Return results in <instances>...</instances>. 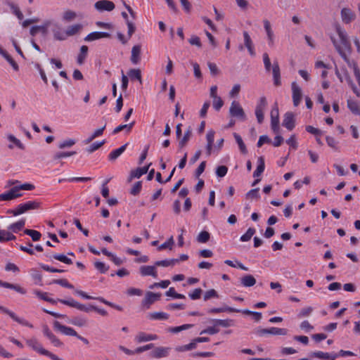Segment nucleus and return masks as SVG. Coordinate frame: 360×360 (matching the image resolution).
<instances>
[{"label": "nucleus", "mask_w": 360, "mask_h": 360, "mask_svg": "<svg viewBox=\"0 0 360 360\" xmlns=\"http://www.w3.org/2000/svg\"><path fill=\"white\" fill-rule=\"evenodd\" d=\"M193 327V325L192 324H184L182 326H176V327H173V328H170L169 329V330L173 333H179L184 330H187V329H189V328H191Z\"/></svg>", "instance_id": "603ef678"}, {"label": "nucleus", "mask_w": 360, "mask_h": 360, "mask_svg": "<svg viewBox=\"0 0 360 360\" xmlns=\"http://www.w3.org/2000/svg\"><path fill=\"white\" fill-rule=\"evenodd\" d=\"M240 311V309H235L231 307L224 306L223 307L219 308H212L208 310V313L210 314H217V313H221V312H239Z\"/></svg>", "instance_id": "4be33fe9"}, {"label": "nucleus", "mask_w": 360, "mask_h": 360, "mask_svg": "<svg viewBox=\"0 0 360 360\" xmlns=\"http://www.w3.org/2000/svg\"><path fill=\"white\" fill-rule=\"evenodd\" d=\"M292 101L293 105L295 106H298L300 103L302 94L301 89L297 86L295 82L292 83Z\"/></svg>", "instance_id": "ddd939ff"}, {"label": "nucleus", "mask_w": 360, "mask_h": 360, "mask_svg": "<svg viewBox=\"0 0 360 360\" xmlns=\"http://www.w3.org/2000/svg\"><path fill=\"white\" fill-rule=\"evenodd\" d=\"M141 188L142 182L141 181H139L134 184V185L133 186L130 191V193L133 195H136L140 193Z\"/></svg>", "instance_id": "bf43d9fd"}, {"label": "nucleus", "mask_w": 360, "mask_h": 360, "mask_svg": "<svg viewBox=\"0 0 360 360\" xmlns=\"http://www.w3.org/2000/svg\"><path fill=\"white\" fill-rule=\"evenodd\" d=\"M255 233V229L254 228H249L246 233L240 237V240L243 242L248 241L251 239L252 236Z\"/></svg>", "instance_id": "09e8293b"}, {"label": "nucleus", "mask_w": 360, "mask_h": 360, "mask_svg": "<svg viewBox=\"0 0 360 360\" xmlns=\"http://www.w3.org/2000/svg\"><path fill=\"white\" fill-rule=\"evenodd\" d=\"M240 283L244 287H252L255 285L256 279L252 275L248 274L240 278Z\"/></svg>", "instance_id": "b1692460"}, {"label": "nucleus", "mask_w": 360, "mask_h": 360, "mask_svg": "<svg viewBox=\"0 0 360 360\" xmlns=\"http://www.w3.org/2000/svg\"><path fill=\"white\" fill-rule=\"evenodd\" d=\"M219 295L217 292L214 289H210L205 292L203 299L207 301L211 298H218Z\"/></svg>", "instance_id": "5fc2aeb1"}, {"label": "nucleus", "mask_w": 360, "mask_h": 360, "mask_svg": "<svg viewBox=\"0 0 360 360\" xmlns=\"http://www.w3.org/2000/svg\"><path fill=\"white\" fill-rule=\"evenodd\" d=\"M272 72H273L274 84L276 86H280L281 84V73H280V68H279L278 63L277 62L274 63V65L272 67Z\"/></svg>", "instance_id": "5701e85b"}, {"label": "nucleus", "mask_w": 360, "mask_h": 360, "mask_svg": "<svg viewBox=\"0 0 360 360\" xmlns=\"http://www.w3.org/2000/svg\"><path fill=\"white\" fill-rule=\"evenodd\" d=\"M46 256L49 258H53L56 260H58L61 262H63L67 264H72V261L71 259L68 258L67 256L63 254H54L53 255H51L49 254H46Z\"/></svg>", "instance_id": "c85d7f7f"}, {"label": "nucleus", "mask_w": 360, "mask_h": 360, "mask_svg": "<svg viewBox=\"0 0 360 360\" xmlns=\"http://www.w3.org/2000/svg\"><path fill=\"white\" fill-rule=\"evenodd\" d=\"M88 46L83 45L80 47L79 53L77 56V62L79 65H82L84 63L88 54Z\"/></svg>", "instance_id": "cd10ccee"}, {"label": "nucleus", "mask_w": 360, "mask_h": 360, "mask_svg": "<svg viewBox=\"0 0 360 360\" xmlns=\"http://www.w3.org/2000/svg\"><path fill=\"white\" fill-rule=\"evenodd\" d=\"M174 238L173 236H171L166 242L163 243L158 247L159 250H162L166 248H169V250H172V245H174Z\"/></svg>", "instance_id": "6e6d98bb"}, {"label": "nucleus", "mask_w": 360, "mask_h": 360, "mask_svg": "<svg viewBox=\"0 0 360 360\" xmlns=\"http://www.w3.org/2000/svg\"><path fill=\"white\" fill-rule=\"evenodd\" d=\"M171 350L170 347H158L150 352L149 356L152 359H160L167 357Z\"/></svg>", "instance_id": "6e6552de"}, {"label": "nucleus", "mask_w": 360, "mask_h": 360, "mask_svg": "<svg viewBox=\"0 0 360 360\" xmlns=\"http://www.w3.org/2000/svg\"><path fill=\"white\" fill-rule=\"evenodd\" d=\"M128 75L131 79H137L140 83L142 82L141 72L139 69H130Z\"/></svg>", "instance_id": "e433bc0d"}, {"label": "nucleus", "mask_w": 360, "mask_h": 360, "mask_svg": "<svg viewBox=\"0 0 360 360\" xmlns=\"http://www.w3.org/2000/svg\"><path fill=\"white\" fill-rule=\"evenodd\" d=\"M82 29L81 24H75L73 25L68 26L65 30V35L68 37L73 36Z\"/></svg>", "instance_id": "c756f323"}, {"label": "nucleus", "mask_w": 360, "mask_h": 360, "mask_svg": "<svg viewBox=\"0 0 360 360\" xmlns=\"http://www.w3.org/2000/svg\"><path fill=\"white\" fill-rule=\"evenodd\" d=\"M105 127H106V123H105L103 127L96 129L88 139H86L84 141V143L85 144H88V143H91L96 137L101 136L103 134V131L105 130Z\"/></svg>", "instance_id": "bb28decb"}, {"label": "nucleus", "mask_w": 360, "mask_h": 360, "mask_svg": "<svg viewBox=\"0 0 360 360\" xmlns=\"http://www.w3.org/2000/svg\"><path fill=\"white\" fill-rule=\"evenodd\" d=\"M243 37L244 45L248 49L250 55L253 57L255 56L256 53L254 49V44L248 32H243Z\"/></svg>", "instance_id": "2eb2a0df"}, {"label": "nucleus", "mask_w": 360, "mask_h": 360, "mask_svg": "<svg viewBox=\"0 0 360 360\" xmlns=\"http://www.w3.org/2000/svg\"><path fill=\"white\" fill-rule=\"evenodd\" d=\"M26 344L28 347H31L33 350L39 352L42 355L47 356L49 351L44 349L41 345L38 342L35 338H32L26 340Z\"/></svg>", "instance_id": "423d86ee"}, {"label": "nucleus", "mask_w": 360, "mask_h": 360, "mask_svg": "<svg viewBox=\"0 0 360 360\" xmlns=\"http://www.w3.org/2000/svg\"><path fill=\"white\" fill-rule=\"evenodd\" d=\"M161 297L160 293H155L153 292H147L146 293L145 297L142 300V304L143 306H146L147 308L154 303L155 301L160 300Z\"/></svg>", "instance_id": "9d476101"}, {"label": "nucleus", "mask_w": 360, "mask_h": 360, "mask_svg": "<svg viewBox=\"0 0 360 360\" xmlns=\"http://www.w3.org/2000/svg\"><path fill=\"white\" fill-rule=\"evenodd\" d=\"M150 318L151 319L156 320H167L169 318V314L165 312H153L150 314Z\"/></svg>", "instance_id": "37998d69"}, {"label": "nucleus", "mask_w": 360, "mask_h": 360, "mask_svg": "<svg viewBox=\"0 0 360 360\" xmlns=\"http://www.w3.org/2000/svg\"><path fill=\"white\" fill-rule=\"evenodd\" d=\"M210 238V234L207 231H201L197 236V241L200 243H207Z\"/></svg>", "instance_id": "79ce46f5"}, {"label": "nucleus", "mask_w": 360, "mask_h": 360, "mask_svg": "<svg viewBox=\"0 0 360 360\" xmlns=\"http://www.w3.org/2000/svg\"><path fill=\"white\" fill-rule=\"evenodd\" d=\"M219 332V329L217 328V326H215L214 325V326H212V327H208L207 328H205V330H202L200 332V335H202V334H209V335H214V334H217Z\"/></svg>", "instance_id": "0e129e2a"}, {"label": "nucleus", "mask_w": 360, "mask_h": 360, "mask_svg": "<svg viewBox=\"0 0 360 360\" xmlns=\"http://www.w3.org/2000/svg\"><path fill=\"white\" fill-rule=\"evenodd\" d=\"M53 283L58 284L63 287L69 288V289H73L74 286L71 283H70L66 279L61 278V279H56L52 281Z\"/></svg>", "instance_id": "3c124183"}, {"label": "nucleus", "mask_w": 360, "mask_h": 360, "mask_svg": "<svg viewBox=\"0 0 360 360\" xmlns=\"http://www.w3.org/2000/svg\"><path fill=\"white\" fill-rule=\"evenodd\" d=\"M75 154H76L75 151L58 152V153H56L54 155L53 158H54V160H58V159H61V158H63L70 157V156L74 155Z\"/></svg>", "instance_id": "13d9d810"}, {"label": "nucleus", "mask_w": 360, "mask_h": 360, "mask_svg": "<svg viewBox=\"0 0 360 360\" xmlns=\"http://www.w3.org/2000/svg\"><path fill=\"white\" fill-rule=\"evenodd\" d=\"M256 333L259 336H264L266 334L274 335H285L288 334V330L285 328H279L276 327H271L270 328H257Z\"/></svg>", "instance_id": "7ed1b4c3"}, {"label": "nucleus", "mask_w": 360, "mask_h": 360, "mask_svg": "<svg viewBox=\"0 0 360 360\" xmlns=\"http://www.w3.org/2000/svg\"><path fill=\"white\" fill-rule=\"evenodd\" d=\"M356 15L355 13L349 8H343L341 10V18L345 23H349L354 20Z\"/></svg>", "instance_id": "dca6fc26"}, {"label": "nucleus", "mask_w": 360, "mask_h": 360, "mask_svg": "<svg viewBox=\"0 0 360 360\" xmlns=\"http://www.w3.org/2000/svg\"><path fill=\"white\" fill-rule=\"evenodd\" d=\"M141 60V46L135 45L131 49V61L133 64H138Z\"/></svg>", "instance_id": "aec40b11"}, {"label": "nucleus", "mask_w": 360, "mask_h": 360, "mask_svg": "<svg viewBox=\"0 0 360 360\" xmlns=\"http://www.w3.org/2000/svg\"><path fill=\"white\" fill-rule=\"evenodd\" d=\"M7 139L10 142L14 143L15 146H17L20 150H24L25 148V146L21 143V141L13 134H8L7 136Z\"/></svg>", "instance_id": "c03bdc74"}, {"label": "nucleus", "mask_w": 360, "mask_h": 360, "mask_svg": "<svg viewBox=\"0 0 360 360\" xmlns=\"http://www.w3.org/2000/svg\"><path fill=\"white\" fill-rule=\"evenodd\" d=\"M15 239V236L9 231L0 230V242H6Z\"/></svg>", "instance_id": "72a5a7b5"}, {"label": "nucleus", "mask_w": 360, "mask_h": 360, "mask_svg": "<svg viewBox=\"0 0 360 360\" xmlns=\"http://www.w3.org/2000/svg\"><path fill=\"white\" fill-rule=\"evenodd\" d=\"M224 263L227 264L229 266L233 267V268H239L243 271H248V267L245 266L240 262L236 261V264H234L231 260L226 259L224 261Z\"/></svg>", "instance_id": "a18cd8bd"}, {"label": "nucleus", "mask_w": 360, "mask_h": 360, "mask_svg": "<svg viewBox=\"0 0 360 360\" xmlns=\"http://www.w3.org/2000/svg\"><path fill=\"white\" fill-rule=\"evenodd\" d=\"M3 57L8 62V63L12 66L13 69L15 71L19 70V66L18 63L13 59V58L8 53H6V55H4Z\"/></svg>", "instance_id": "4d7b16f0"}, {"label": "nucleus", "mask_w": 360, "mask_h": 360, "mask_svg": "<svg viewBox=\"0 0 360 360\" xmlns=\"http://www.w3.org/2000/svg\"><path fill=\"white\" fill-rule=\"evenodd\" d=\"M191 136V129H188L184 132V136L182 137V139L179 141L178 146L180 149L183 148L187 144L188 141L190 139Z\"/></svg>", "instance_id": "c9c22d12"}, {"label": "nucleus", "mask_w": 360, "mask_h": 360, "mask_svg": "<svg viewBox=\"0 0 360 360\" xmlns=\"http://www.w3.org/2000/svg\"><path fill=\"white\" fill-rule=\"evenodd\" d=\"M214 323L215 326L228 328L233 326V321L231 319H215L214 320Z\"/></svg>", "instance_id": "58836bf2"}, {"label": "nucleus", "mask_w": 360, "mask_h": 360, "mask_svg": "<svg viewBox=\"0 0 360 360\" xmlns=\"http://www.w3.org/2000/svg\"><path fill=\"white\" fill-rule=\"evenodd\" d=\"M96 300L100 301L101 302L108 305V306H110L118 311H122L123 310V308L122 307L120 306V305H117L111 302H109L106 300H105L103 297H96Z\"/></svg>", "instance_id": "de8ad7c7"}, {"label": "nucleus", "mask_w": 360, "mask_h": 360, "mask_svg": "<svg viewBox=\"0 0 360 360\" xmlns=\"http://www.w3.org/2000/svg\"><path fill=\"white\" fill-rule=\"evenodd\" d=\"M94 266L95 268L99 271L101 274H105L106 273L108 269H109V267L107 266L105 263L102 262H99V261H97V262H94Z\"/></svg>", "instance_id": "864d4df0"}, {"label": "nucleus", "mask_w": 360, "mask_h": 360, "mask_svg": "<svg viewBox=\"0 0 360 360\" xmlns=\"http://www.w3.org/2000/svg\"><path fill=\"white\" fill-rule=\"evenodd\" d=\"M158 338L156 335L146 334L145 333L141 332L136 336V340L138 342H147L150 340H155Z\"/></svg>", "instance_id": "393cba45"}, {"label": "nucleus", "mask_w": 360, "mask_h": 360, "mask_svg": "<svg viewBox=\"0 0 360 360\" xmlns=\"http://www.w3.org/2000/svg\"><path fill=\"white\" fill-rule=\"evenodd\" d=\"M228 172V167L224 165L219 166L216 169V174L219 177H224Z\"/></svg>", "instance_id": "774afa93"}, {"label": "nucleus", "mask_w": 360, "mask_h": 360, "mask_svg": "<svg viewBox=\"0 0 360 360\" xmlns=\"http://www.w3.org/2000/svg\"><path fill=\"white\" fill-rule=\"evenodd\" d=\"M233 136L236 139V141L237 142V143L238 145L240 152L243 154H247L248 150H247L246 146L244 143L241 136L239 134H238L237 133H233Z\"/></svg>", "instance_id": "f704fd0d"}, {"label": "nucleus", "mask_w": 360, "mask_h": 360, "mask_svg": "<svg viewBox=\"0 0 360 360\" xmlns=\"http://www.w3.org/2000/svg\"><path fill=\"white\" fill-rule=\"evenodd\" d=\"M347 108L355 115H360V102L352 99L347 101Z\"/></svg>", "instance_id": "6ab92c4d"}, {"label": "nucleus", "mask_w": 360, "mask_h": 360, "mask_svg": "<svg viewBox=\"0 0 360 360\" xmlns=\"http://www.w3.org/2000/svg\"><path fill=\"white\" fill-rule=\"evenodd\" d=\"M156 266H141L139 269L140 274L142 276H150L156 278L158 273L155 268Z\"/></svg>", "instance_id": "4468645a"}, {"label": "nucleus", "mask_w": 360, "mask_h": 360, "mask_svg": "<svg viewBox=\"0 0 360 360\" xmlns=\"http://www.w3.org/2000/svg\"><path fill=\"white\" fill-rule=\"evenodd\" d=\"M229 114L231 117H237L240 120H245L246 116L243 108L238 102L233 101L229 108Z\"/></svg>", "instance_id": "20e7f679"}, {"label": "nucleus", "mask_w": 360, "mask_h": 360, "mask_svg": "<svg viewBox=\"0 0 360 360\" xmlns=\"http://www.w3.org/2000/svg\"><path fill=\"white\" fill-rule=\"evenodd\" d=\"M0 311H1L2 313H4L5 314L8 315L13 321L18 322V323H20L22 326H27L30 328H33V325L32 323H29L27 321H26L25 319L19 318L18 316H16V314L14 312H13L12 311L9 310L8 309H7L3 306H1V305H0Z\"/></svg>", "instance_id": "39448f33"}, {"label": "nucleus", "mask_w": 360, "mask_h": 360, "mask_svg": "<svg viewBox=\"0 0 360 360\" xmlns=\"http://www.w3.org/2000/svg\"><path fill=\"white\" fill-rule=\"evenodd\" d=\"M178 262H179V259H165L155 262V266L167 267L169 266H174Z\"/></svg>", "instance_id": "2f4dec72"}, {"label": "nucleus", "mask_w": 360, "mask_h": 360, "mask_svg": "<svg viewBox=\"0 0 360 360\" xmlns=\"http://www.w3.org/2000/svg\"><path fill=\"white\" fill-rule=\"evenodd\" d=\"M271 127L274 132H278L279 129V117H271Z\"/></svg>", "instance_id": "338daca9"}, {"label": "nucleus", "mask_w": 360, "mask_h": 360, "mask_svg": "<svg viewBox=\"0 0 360 360\" xmlns=\"http://www.w3.org/2000/svg\"><path fill=\"white\" fill-rule=\"evenodd\" d=\"M115 7L114 3L108 0H100L96 1L94 4V8L100 12L111 11Z\"/></svg>", "instance_id": "0eeeda50"}, {"label": "nucleus", "mask_w": 360, "mask_h": 360, "mask_svg": "<svg viewBox=\"0 0 360 360\" xmlns=\"http://www.w3.org/2000/svg\"><path fill=\"white\" fill-rule=\"evenodd\" d=\"M54 329L60 331L63 334L69 336H77V333L72 328L62 325L59 321H56L53 323Z\"/></svg>", "instance_id": "1a4fd4ad"}, {"label": "nucleus", "mask_w": 360, "mask_h": 360, "mask_svg": "<svg viewBox=\"0 0 360 360\" xmlns=\"http://www.w3.org/2000/svg\"><path fill=\"white\" fill-rule=\"evenodd\" d=\"M134 124V122H132L129 124H121L115 127L112 131L113 134H117L120 131L126 129L127 132H129L131 130L132 127Z\"/></svg>", "instance_id": "a19ab883"}, {"label": "nucleus", "mask_w": 360, "mask_h": 360, "mask_svg": "<svg viewBox=\"0 0 360 360\" xmlns=\"http://www.w3.org/2000/svg\"><path fill=\"white\" fill-rule=\"evenodd\" d=\"M22 195L20 193L17 186L13 187L8 192L3 193L4 200H11L21 197Z\"/></svg>", "instance_id": "a211bd4d"}, {"label": "nucleus", "mask_w": 360, "mask_h": 360, "mask_svg": "<svg viewBox=\"0 0 360 360\" xmlns=\"http://www.w3.org/2000/svg\"><path fill=\"white\" fill-rule=\"evenodd\" d=\"M25 224V219H20L18 221L13 223L11 224L8 229L11 231L13 233H18L19 231H20Z\"/></svg>", "instance_id": "473e14b6"}, {"label": "nucleus", "mask_w": 360, "mask_h": 360, "mask_svg": "<svg viewBox=\"0 0 360 360\" xmlns=\"http://www.w3.org/2000/svg\"><path fill=\"white\" fill-rule=\"evenodd\" d=\"M57 301H58L60 303H63V304H64L65 305H68L69 307H74V308H76V309H77L78 304H79V302L75 301V300H74L73 299H70L69 300L58 299Z\"/></svg>", "instance_id": "052dcab7"}, {"label": "nucleus", "mask_w": 360, "mask_h": 360, "mask_svg": "<svg viewBox=\"0 0 360 360\" xmlns=\"http://www.w3.org/2000/svg\"><path fill=\"white\" fill-rule=\"evenodd\" d=\"M264 168H265L264 159L262 156H261L258 158V165L257 167L256 170L253 173V176L259 177L264 172Z\"/></svg>", "instance_id": "7c9ffc66"}, {"label": "nucleus", "mask_w": 360, "mask_h": 360, "mask_svg": "<svg viewBox=\"0 0 360 360\" xmlns=\"http://www.w3.org/2000/svg\"><path fill=\"white\" fill-rule=\"evenodd\" d=\"M263 22H264V29L266 32V34L268 37L269 44L270 46H273V44H274V32L271 30L270 22L268 20H264L263 21Z\"/></svg>", "instance_id": "a878e982"}, {"label": "nucleus", "mask_w": 360, "mask_h": 360, "mask_svg": "<svg viewBox=\"0 0 360 360\" xmlns=\"http://www.w3.org/2000/svg\"><path fill=\"white\" fill-rule=\"evenodd\" d=\"M105 141L104 140L101 142H95V143H92L91 145H90L89 147H87L86 148V150L87 151L88 153H92L95 150L100 148L102 146H103L105 144Z\"/></svg>", "instance_id": "49530a36"}, {"label": "nucleus", "mask_w": 360, "mask_h": 360, "mask_svg": "<svg viewBox=\"0 0 360 360\" xmlns=\"http://www.w3.org/2000/svg\"><path fill=\"white\" fill-rule=\"evenodd\" d=\"M24 233L30 236L33 241H38L41 237V234L39 231L32 229H25Z\"/></svg>", "instance_id": "4c0bfd02"}, {"label": "nucleus", "mask_w": 360, "mask_h": 360, "mask_svg": "<svg viewBox=\"0 0 360 360\" xmlns=\"http://www.w3.org/2000/svg\"><path fill=\"white\" fill-rule=\"evenodd\" d=\"M336 32L339 36L340 44H338L333 36L330 37V39L336 51L338 52L342 59L348 64L349 66H351V62L348 58L347 53H351L352 46L348 39L347 34L345 30L342 29L340 25L336 26Z\"/></svg>", "instance_id": "f257e3e1"}, {"label": "nucleus", "mask_w": 360, "mask_h": 360, "mask_svg": "<svg viewBox=\"0 0 360 360\" xmlns=\"http://www.w3.org/2000/svg\"><path fill=\"white\" fill-rule=\"evenodd\" d=\"M76 16L77 15L75 12L70 10H68L64 12L63 18L65 21H70L75 19Z\"/></svg>", "instance_id": "e2e57ef3"}, {"label": "nucleus", "mask_w": 360, "mask_h": 360, "mask_svg": "<svg viewBox=\"0 0 360 360\" xmlns=\"http://www.w3.org/2000/svg\"><path fill=\"white\" fill-rule=\"evenodd\" d=\"M259 188H252L246 193L245 196L247 198H259Z\"/></svg>", "instance_id": "680f3d73"}, {"label": "nucleus", "mask_w": 360, "mask_h": 360, "mask_svg": "<svg viewBox=\"0 0 360 360\" xmlns=\"http://www.w3.org/2000/svg\"><path fill=\"white\" fill-rule=\"evenodd\" d=\"M8 5L10 6V8L12 10L13 13L16 15V17L20 20L23 19V17H24L23 14L20 11V8H18V6L17 5L14 4L13 3L11 2V1L8 2Z\"/></svg>", "instance_id": "ea45409f"}, {"label": "nucleus", "mask_w": 360, "mask_h": 360, "mask_svg": "<svg viewBox=\"0 0 360 360\" xmlns=\"http://www.w3.org/2000/svg\"><path fill=\"white\" fill-rule=\"evenodd\" d=\"M35 294L37 297H39V298H41V300H44V301H46L49 303H51V304H56V300L52 299V298H50L47 296V293L46 292H42L41 291H38L37 290L35 292Z\"/></svg>", "instance_id": "8fccbe9b"}, {"label": "nucleus", "mask_w": 360, "mask_h": 360, "mask_svg": "<svg viewBox=\"0 0 360 360\" xmlns=\"http://www.w3.org/2000/svg\"><path fill=\"white\" fill-rule=\"evenodd\" d=\"M294 117V114L292 112H287L284 115L282 124L289 131L292 130L295 126V120Z\"/></svg>", "instance_id": "9b49d317"}, {"label": "nucleus", "mask_w": 360, "mask_h": 360, "mask_svg": "<svg viewBox=\"0 0 360 360\" xmlns=\"http://www.w3.org/2000/svg\"><path fill=\"white\" fill-rule=\"evenodd\" d=\"M110 34L108 32L96 31V32H93L89 34L88 35H86L84 37V40L85 41H93L95 40L100 39L101 38H110Z\"/></svg>", "instance_id": "f8f14e48"}, {"label": "nucleus", "mask_w": 360, "mask_h": 360, "mask_svg": "<svg viewBox=\"0 0 360 360\" xmlns=\"http://www.w3.org/2000/svg\"><path fill=\"white\" fill-rule=\"evenodd\" d=\"M128 146V143H125L121 147H120L117 149H115L112 150L109 155H108V160L110 161H115L117 158H118L122 153L126 150L127 146Z\"/></svg>", "instance_id": "412c9836"}, {"label": "nucleus", "mask_w": 360, "mask_h": 360, "mask_svg": "<svg viewBox=\"0 0 360 360\" xmlns=\"http://www.w3.org/2000/svg\"><path fill=\"white\" fill-rule=\"evenodd\" d=\"M40 207V202L37 201H28L18 205L15 210H8V214H12L14 216L22 214L31 210H37Z\"/></svg>", "instance_id": "f03ea898"}, {"label": "nucleus", "mask_w": 360, "mask_h": 360, "mask_svg": "<svg viewBox=\"0 0 360 360\" xmlns=\"http://www.w3.org/2000/svg\"><path fill=\"white\" fill-rule=\"evenodd\" d=\"M0 286L6 288L12 289L21 295H25L27 292L26 290L18 284H13L6 281H2L1 280Z\"/></svg>", "instance_id": "f3484780"}, {"label": "nucleus", "mask_w": 360, "mask_h": 360, "mask_svg": "<svg viewBox=\"0 0 360 360\" xmlns=\"http://www.w3.org/2000/svg\"><path fill=\"white\" fill-rule=\"evenodd\" d=\"M47 338L55 347H61L63 345V342L53 333L49 334Z\"/></svg>", "instance_id": "69168bd1"}]
</instances>
